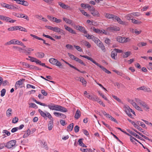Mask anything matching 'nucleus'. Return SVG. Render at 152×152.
<instances>
[{
  "mask_svg": "<svg viewBox=\"0 0 152 152\" xmlns=\"http://www.w3.org/2000/svg\"><path fill=\"white\" fill-rule=\"evenodd\" d=\"M80 56H81L83 57L84 58L87 59L91 61H92L93 63L94 64L96 65L97 66L100 68L104 71L107 74H109L111 73V72L107 70L106 68H105L104 67H103L102 66L100 65L99 63H97L95 61L93 60V59L89 56H87L85 55H80Z\"/></svg>",
  "mask_w": 152,
  "mask_h": 152,
  "instance_id": "f257e3e1",
  "label": "nucleus"
},
{
  "mask_svg": "<svg viewBox=\"0 0 152 152\" xmlns=\"http://www.w3.org/2000/svg\"><path fill=\"white\" fill-rule=\"evenodd\" d=\"M16 142L15 140H10L7 143L6 147L8 148H11L15 145Z\"/></svg>",
  "mask_w": 152,
  "mask_h": 152,
  "instance_id": "f03ea898",
  "label": "nucleus"
},
{
  "mask_svg": "<svg viewBox=\"0 0 152 152\" xmlns=\"http://www.w3.org/2000/svg\"><path fill=\"white\" fill-rule=\"evenodd\" d=\"M25 80V79H24L22 78L17 81L15 85V89H17L19 87L22 88V86L23 84V82H22Z\"/></svg>",
  "mask_w": 152,
  "mask_h": 152,
  "instance_id": "7ed1b4c3",
  "label": "nucleus"
},
{
  "mask_svg": "<svg viewBox=\"0 0 152 152\" xmlns=\"http://www.w3.org/2000/svg\"><path fill=\"white\" fill-rule=\"evenodd\" d=\"M53 31L56 32L58 33L59 34L61 35H65L64 31L62 29L57 27H54Z\"/></svg>",
  "mask_w": 152,
  "mask_h": 152,
  "instance_id": "20e7f679",
  "label": "nucleus"
},
{
  "mask_svg": "<svg viewBox=\"0 0 152 152\" xmlns=\"http://www.w3.org/2000/svg\"><path fill=\"white\" fill-rule=\"evenodd\" d=\"M124 111L130 117L132 118V115L130 112L132 110V109L127 105L124 106Z\"/></svg>",
  "mask_w": 152,
  "mask_h": 152,
  "instance_id": "39448f33",
  "label": "nucleus"
},
{
  "mask_svg": "<svg viewBox=\"0 0 152 152\" xmlns=\"http://www.w3.org/2000/svg\"><path fill=\"white\" fill-rule=\"evenodd\" d=\"M106 30L109 32H113V31H119L120 30V28L118 27L113 26L107 28Z\"/></svg>",
  "mask_w": 152,
  "mask_h": 152,
  "instance_id": "423d86ee",
  "label": "nucleus"
},
{
  "mask_svg": "<svg viewBox=\"0 0 152 152\" xmlns=\"http://www.w3.org/2000/svg\"><path fill=\"white\" fill-rule=\"evenodd\" d=\"M6 8L10 10H15V9H18L19 7L18 6L16 5H13L12 4H7Z\"/></svg>",
  "mask_w": 152,
  "mask_h": 152,
  "instance_id": "0eeeda50",
  "label": "nucleus"
},
{
  "mask_svg": "<svg viewBox=\"0 0 152 152\" xmlns=\"http://www.w3.org/2000/svg\"><path fill=\"white\" fill-rule=\"evenodd\" d=\"M126 130L128 132H129L131 135H133L135 137H136L143 141H145V140L143 139L142 137H140L139 135L137 134H136L134 132H133L130 130L129 129H127Z\"/></svg>",
  "mask_w": 152,
  "mask_h": 152,
  "instance_id": "6e6552de",
  "label": "nucleus"
},
{
  "mask_svg": "<svg viewBox=\"0 0 152 152\" xmlns=\"http://www.w3.org/2000/svg\"><path fill=\"white\" fill-rule=\"evenodd\" d=\"M75 28L84 34H87V31L83 27L80 26H76Z\"/></svg>",
  "mask_w": 152,
  "mask_h": 152,
  "instance_id": "1a4fd4ad",
  "label": "nucleus"
},
{
  "mask_svg": "<svg viewBox=\"0 0 152 152\" xmlns=\"http://www.w3.org/2000/svg\"><path fill=\"white\" fill-rule=\"evenodd\" d=\"M64 26L65 28V29H66V30L68 31L70 33L73 34H76V33L75 32V31L74 30H73L70 27L66 25H65Z\"/></svg>",
  "mask_w": 152,
  "mask_h": 152,
  "instance_id": "9d476101",
  "label": "nucleus"
},
{
  "mask_svg": "<svg viewBox=\"0 0 152 152\" xmlns=\"http://www.w3.org/2000/svg\"><path fill=\"white\" fill-rule=\"evenodd\" d=\"M97 45L99 48L101 49L104 52H106V49L105 46L103 44V43L101 42V41L100 42H99L98 44H97Z\"/></svg>",
  "mask_w": 152,
  "mask_h": 152,
  "instance_id": "9b49d317",
  "label": "nucleus"
},
{
  "mask_svg": "<svg viewBox=\"0 0 152 152\" xmlns=\"http://www.w3.org/2000/svg\"><path fill=\"white\" fill-rule=\"evenodd\" d=\"M81 43L82 45H85V46L87 47L88 48H90L91 46V45L89 42L85 40H83L81 41Z\"/></svg>",
  "mask_w": 152,
  "mask_h": 152,
  "instance_id": "f8f14e48",
  "label": "nucleus"
},
{
  "mask_svg": "<svg viewBox=\"0 0 152 152\" xmlns=\"http://www.w3.org/2000/svg\"><path fill=\"white\" fill-rule=\"evenodd\" d=\"M35 55L37 57L40 58H43L45 56L44 53L42 52H37Z\"/></svg>",
  "mask_w": 152,
  "mask_h": 152,
  "instance_id": "ddd939ff",
  "label": "nucleus"
},
{
  "mask_svg": "<svg viewBox=\"0 0 152 152\" xmlns=\"http://www.w3.org/2000/svg\"><path fill=\"white\" fill-rule=\"evenodd\" d=\"M19 2H17V3L20 4L25 6H28L29 4L27 1L24 0H18Z\"/></svg>",
  "mask_w": 152,
  "mask_h": 152,
  "instance_id": "4468645a",
  "label": "nucleus"
},
{
  "mask_svg": "<svg viewBox=\"0 0 152 152\" xmlns=\"http://www.w3.org/2000/svg\"><path fill=\"white\" fill-rule=\"evenodd\" d=\"M117 53L114 49L111 52V55L112 58L114 60H116L117 58Z\"/></svg>",
  "mask_w": 152,
  "mask_h": 152,
  "instance_id": "2eb2a0df",
  "label": "nucleus"
},
{
  "mask_svg": "<svg viewBox=\"0 0 152 152\" xmlns=\"http://www.w3.org/2000/svg\"><path fill=\"white\" fill-rule=\"evenodd\" d=\"M116 40L119 42L121 43H125V37H118L116 38Z\"/></svg>",
  "mask_w": 152,
  "mask_h": 152,
  "instance_id": "dca6fc26",
  "label": "nucleus"
},
{
  "mask_svg": "<svg viewBox=\"0 0 152 152\" xmlns=\"http://www.w3.org/2000/svg\"><path fill=\"white\" fill-rule=\"evenodd\" d=\"M80 112L79 110L77 109L75 113V118L76 119H77L80 117Z\"/></svg>",
  "mask_w": 152,
  "mask_h": 152,
  "instance_id": "f3484780",
  "label": "nucleus"
},
{
  "mask_svg": "<svg viewBox=\"0 0 152 152\" xmlns=\"http://www.w3.org/2000/svg\"><path fill=\"white\" fill-rule=\"evenodd\" d=\"M38 111L41 115L45 118L47 117V113H45L40 109L38 110Z\"/></svg>",
  "mask_w": 152,
  "mask_h": 152,
  "instance_id": "a211bd4d",
  "label": "nucleus"
},
{
  "mask_svg": "<svg viewBox=\"0 0 152 152\" xmlns=\"http://www.w3.org/2000/svg\"><path fill=\"white\" fill-rule=\"evenodd\" d=\"M58 5L60 6L62 8L64 9H67L68 8V6L66 5H65L64 3L61 2H58Z\"/></svg>",
  "mask_w": 152,
  "mask_h": 152,
  "instance_id": "6ab92c4d",
  "label": "nucleus"
},
{
  "mask_svg": "<svg viewBox=\"0 0 152 152\" xmlns=\"http://www.w3.org/2000/svg\"><path fill=\"white\" fill-rule=\"evenodd\" d=\"M83 140V138L79 139L78 140V142L80 145L83 147H86L87 146L84 143H83L82 140Z\"/></svg>",
  "mask_w": 152,
  "mask_h": 152,
  "instance_id": "aec40b11",
  "label": "nucleus"
},
{
  "mask_svg": "<svg viewBox=\"0 0 152 152\" xmlns=\"http://www.w3.org/2000/svg\"><path fill=\"white\" fill-rule=\"evenodd\" d=\"M45 104L46 105V106H44L48 107L50 110H54V106L55 104H54L50 103L48 105Z\"/></svg>",
  "mask_w": 152,
  "mask_h": 152,
  "instance_id": "412c9836",
  "label": "nucleus"
},
{
  "mask_svg": "<svg viewBox=\"0 0 152 152\" xmlns=\"http://www.w3.org/2000/svg\"><path fill=\"white\" fill-rule=\"evenodd\" d=\"M56 63L55 65H56L60 68H63V66L62 65V64L59 61L56 59Z\"/></svg>",
  "mask_w": 152,
  "mask_h": 152,
  "instance_id": "4be33fe9",
  "label": "nucleus"
},
{
  "mask_svg": "<svg viewBox=\"0 0 152 152\" xmlns=\"http://www.w3.org/2000/svg\"><path fill=\"white\" fill-rule=\"evenodd\" d=\"M59 111L62 112H67V110L65 107L60 105Z\"/></svg>",
  "mask_w": 152,
  "mask_h": 152,
  "instance_id": "5701e85b",
  "label": "nucleus"
},
{
  "mask_svg": "<svg viewBox=\"0 0 152 152\" xmlns=\"http://www.w3.org/2000/svg\"><path fill=\"white\" fill-rule=\"evenodd\" d=\"M131 55V52L130 51H127L123 53L122 56L123 58H127Z\"/></svg>",
  "mask_w": 152,
  "mask_h": 152,
  "instance_id": "b1692460",
  "label": "nucleus"
},
{
  "mask_svg": "<svg viewBox=\"0 0 152 152\" xmlns=\"http://www.w3.org/2000/svg\"><path fill=\"white\" fill-rule=\"evenodd\" d=\"M91 13L94 16H96L98 17L99 15L98 12L96 10H95V9L92 12H91Z\"/></svg>",
  "mask_w": 152,
  "mask_h": 152,
  "instance_id": "393cba45",
  "label": "nucleus"
},
{
  "mask_svg": "<svg viewBox=\"0 0 152 152\" xmlns=\"http://www.w3.org/2000/svg\"><path fill=\"white\" fill-rule=\"evenodd\" d=\"M53 126V121H50L48 125V129L49 130H52Z\"/></svg>",
  "mask_w": 152,
  "mask_h": 152,
  "instance_id": "a878e982",
  "label": "nucleus"
},
{
  "mask_svg": "<svg viewBox=\"0 0 152 152\" xmlns=\"http://www.w3.org/2000/svg\"><path fill=\"white\" fill-rule=\"evenodd\" d=\"M63 20L66 23L71 24L72 22V21L71 20L67 19L66 18L64 17L63 18Z\"/></svg>",
  "mask_w": 152,
  "mask_h": 152,
  "instance_id": "bb28decb",
  "label": "nucleus"
},
{
  "mask_svg": "<svg viewBox=\"0 0 152 152\" xmlns=\"http://www.w3.org/2000/svg\"><path fill=\"white\" fill-rule=\"evenodd\" d=\"M52 21L55 22L56 23H59L61 22V20L60 19H58L54 17L52 18Z\"/></svg>",
  "mask_w": 152,
  "mask_h": 152,
  "instance_id": "cd10ccee",
  "label": "nucleus"
},
{
  "mask_svg": "<svg viewBox=\"0 0 152 152\" xmlns=\"http://www.w3.org/2000/svg\"><path fill=\"white\" fill-rule=\"evenodd\" d=\"M19 18H24L27 20H29V18L27 15L22 14H19Z\"/></svg>",
  "mask_w": 152,
  "mask_h": 152,
  "instance_id": "c85d7f7f",
  "label": "nucleus"
},
{
  "mask_svg": "<svg viewBox=\"0 0 152 152\" xmlns=\"http://www.w3.org/2000/svg\"><path fill=\"white\" fill-rule=\"evenodd\" d=\"M56 59L54 58H51L49 59V61L52 64L55 65V63H56Z\"/></svg>",
  "mask_w": 152,
  "mask_h": 152,
  "instance_id": "c756f323",
  "label": "nucleus"
},
{
  "mask_svg": "<svg viewBox=\"0 0 152 152\" xmlns=\"http://www.w3.org/2000/svg\"><path fill=\"white\" fill-rule=\"evenodd\" d=\"M131 20L132 22L135 24H139L142 23L141 21L135 20V19H132Z\"/></svg>",
  "mask_w": 152,
  "mask_h": 152,
  "instance_id": "7c9ffc66",
  "label": "nucleus"
},
{
  "mask_svg": "<svg viewBox=\"0 0 152 152\" xmlns=\"http://www.w3.org/2000/svg\"><path fill=\"white\" fill-rule=\"evenodd\" d=\"M74 126V124L73 123L70 124L67 127L68 130L69 131H71L72 130Z\"/></svg>",
  "mask_w": 152,
  "mask_h": 152,
  "instance_id": "2f4dec72",
  "label": "nucleus"
},
{
  "mask_svg": "<svg viewBox=\"0 0 152 152\" xmlns=\"http://www.w3.org/2000/svg\"><path fill=\"white\" fill-rule=\"evenodd\" d=\"M75 61H76L77 62L79 63H80V64H82L83 65H84V66H85L86 65V64L84 63V62H83L82 60L81 59H79L77 57L76 59H75Z\"/></svg>",
  "mask_w": 152,
  "mask_h": 152,
  "instance_id": "473e14b6",
  "label": "nucleus"
},
{
  "mask_svg": "<svg viewBox=\"0 0 152 152\" xmlns=\"http://www.w3.org/2000/svg\"><path fill=\"white\" fill-rule=\"evenodd\" d=\"M61 60L62 61H63L65 63H66V64H67L68 65H69L70 67H71V68H72L75 69V70H77V68H76V67L74 66H73L72 65H71V64H70L69 63H68L67 61H65L64 59H61Z\"/></svg>",
  "mask_w": 152,
  "mask_h": 152,
  "instance_id": "72a5a7b5",
  "label": "nucleus"
},
{
  "mask_svg": "<svg viewBox=\"0 0 152 152\" xmlns=\"http://www.w3.org/2000/svg\"><path fill=\"white\" fill-rule=\"evenodd\" d=\"M31 131L29 130V129H28L26 133H25L23 135V138H26L29 135H30L31 134Z\"/></svg>",
  "mask_w": 152,
  "mask_h": 152,
  "instance_id": "f704fd0d",
  "label": "nucleus"
},
{
  "mask_svg": "<svg viewBox=\"0 0 152 152\" xmlns=\"http://www.w3.org/2000/svg\"><path fill=\"white\" fill-rule=\"evenodd\" d=\"M92 40L97 44V45L99 43V42H100L101 41L98 38L95 37L94 36L93 37V38H92Z\"/></svg>",
  "mask_w": 152,
  "mask_h": 152,
  "instance_id": "c9c22d12",
  "label": "nucleus"
},
{
  "mask_svg": "<svg viewBox=\"0 0 152 152\" xmlns=\"http://www.w3.org/2000/svg\"><path fill=\"white\" fill-rule=\"evenodd\" d=\"M17 30H19L24 31L26 32H27V30L24 28H23L20 26H17Z\"/></svg>",
  "mask_w": 152,
  "mask_h": 152,
  "instance_id": "e433bc0d",
  "label": "nucleus"
},
{
  "mask_svg": "<svg viewBox=\"0 0 152 152\" xmlns=\"http://www.w3.org/2000/svg\"><path fill=\"white\" fill-rule=\"evenodd\" d=\"M17 26H15L14 27H11L8 28V30L9 31H12L16 30H17Z\"/></svg>",
  "mask_w": 152,
  "mask_h": 152,
  "instance_id": "4c0bfd02",
  "label": "nucleus"
},
{
  "mask_svg": "<svg viewBox=\"0 0 152 152\" xmlns=\"http://www.w3.org/2000/svg\"><path fill=\"white\" fill-rule=\"evenodd\" d=\"M46 113H47V117H48L50 119V121H53V119L50 114L48 112H46Z\"/></svg>",
  "mask_w": 152,
  "mask_h": 152,
  "instance_id": "58836bf2",
  "label": "nucleus"
},
{
  "mask_svg": "<svg viewBox=\"0 0 152 152\" xmlns=\"http://www.w3.org/2000/svg\"><path fill=\"white\" fill-rule=\"evenodd\" d=\"M79 10L80 11L81 13L83 14V15L86 16H89V15L87 14L84 10H81L80 8H79Z\"/></svg>",
  "mask_w": 152,
  "mask_h": 152,
  "instance_id": "ea45409f",
  "label": "nucleus"
},
{
  "mask_svg": "<svg viewBox=\"0 0 152 152\" xmlns=\"http://www.w3.org/2000/svg\"><path fill=\"white\" fill-rule=\"evenodd\" d=\"M33 100L36 103L42 106H46L45 103H42L40 102L37 101L35 99L33 98Z\"/></svg>",
  "mask_w": 152,
  "mask_h": 152,
  "instance_id": "a19ab883",
  "label": "nucleus"
},
{
  "mask_svg": "<svg viewBox=\"0 0 152 152\" xmlns=\"http://www.w3.org/2000/svg\"><path fill=\"white\" fill-rule=\"evenodd\" d=\"M142 103V104L141 105L142 106L144 107V108H146L147 109H149V106L145 102H144Z\"/></svg>",
  "mask_w": 152,
  "mask_h": 152,
  "instance_id": "79ce46f5",
  "label": "nucleus"
},
{
  "mask_svg": "<svg viewBox=\"0 0 152 152\" xmlns=\"http://www.w3.org/2000/svg\"><path fill=\"white\" fill-rule=\"evenodd\" d=\"M113 15L110 14H108V13H106V15H105V16L106 17L110 19V18H113Z\"/></svg>",
  "mask_w": 152,
  "mask_h": 152,
  "instance_id": "37998d69",
  "label": "nucleus"
},
{
  "mask_svg": "<svg viewBox=\"0 0 152 152\" xmlns=\"http://www.w3.org/2000/svg\"><path fill=\"white\" fill-rule=\"evenodd\" d=\"M80 81L82 83L83 85L86 84L87 82L84 79L83 77H80Z\"/></svg>",
  "mask_w": 152,
  "mask_h": 152,
  "instance_id": "c03bdc74",
  "label": "nucleus"
},
{
  "mask_svg": "<svg viewBox=\"0 0 152 152\" xmlns=\"http://www.w3.org/2000/svg\"><path fill=\"white\" fill-rule=\"evenodd\" d=\"M135 101H136L137 102L138 104H139L140 105H141L142 104V103L143 102H144L143 101H142L140 100L138 98H135Z\"/></svg>",
  "mask_w": 152,
  "mask_h": 152,
  "instance_id": "a18cd8bd",
  "label": "nucleus"
},
{
  "mask_svg": "<svg viewBox=\"0 0 152 152\" xmlns=\"http://www.w3.org/2000/svg\"><path fill=\"white\" fill-rule=\"evenodd\" d=\"M111 42L109 38H107L105 39L104 42L107 45H109L110 44Z\"/></svg>",
  "mask_w": 152,
  "mask_h": 152,
  "instance_id": "49530a36",
  "label": "nucleus"
},
{
  "mask_svg": "<svg viewBox=\"0 0 152 152\" xmlns=\"http://www.w3.org/2000/svg\"><path fill=\"white\" fill-rule=\"evenodd\" d=\"M66 47L68 49L72 50H73L74 49L73 46L69 44L66 45Z\"/></svg>",
  "mask_w": 152,
  "mask_h": 152,
  "instance_id": "de8ad7c7",
  "label": "nucleus"
},
{
  "mask_svg": "<svg viewBox=\"0 0 152 152\" xmlns=\"http://www.w3.org/2000/svg\"><path fill=\"white\" fill-rule=\"evenodd\" d=\"M30 107H33L36 109L38 108L37 106L34 103H31L29 104Z\"/></svg>",
  "mask_w": 152,
  "mask_h": 152,
  "instance_id": "09e8293b",
  "label": "nucleus"
},
{
  "mask_svg": "<svg viewBox=\"0 0 152 152\" xmlns=\"http://www.w3.org/2000/svg\"><path fill=\"white\" fill-rule=\"evenodd\" d=\"M12 111V110L10 109L9 108L8 109L6 112V114L7 116H10V115L11 114V112Z\"/></svg>",
  "mask_w": 152,
  "mask_h": 152,
  "instance_id": "8fccbe9b",
  "label": "nucleus"
},
{
  "mask_svg": "<svg viewBox=\"0 0 152 152\" xmlns=\"http://www.w3.org/2000/svg\"><path fill=\"white\" fill-rule=\"evenodd\" d=\"M6 90L5 89H3L1 91V96L2 97L4 96L5 94Z\"/></svg>",
  "mask_w": 152,
  "mask_h": 152,
  "instance_id": "3c124183",
  "label": "nucleus"
},
{
  "mask_svg": "<svg viewBox=\"0 0 152 152\" xmlns=\"http://www.w3.org/2000/svg\"><path fill=\"white\" fill-rule=\"evenodd\" d=\"M68 54L69 56V57L70 58H71V59H72L73 60H75V59H76V58H77L75 56L73 55H72L69 53H68Z\"/></svg>",
  "mask_w": 152,
  "mask_h": 152,
  "instance_id": "603ef678",
  "label": "nucleus"
},
{
  "mask_svg": "<svg viewBox=\"0 0 152 152\" xmlns=\"http://www.w3.org/2000/svg\"><path fill=\"white\" fill-rule=\"evenodd\" d=\"M111 134H112L113 136L120 143H121L122 144H123V143L113 133H112V132H111Z\"/></svg>",
  "mask_w": 152,
  "mask_h": 152,
  "instance_id": "864d4df0",
  "label": "nucleus"
},
{
  "mask_svg": "<svg viewBox=\"0 0 152 152\" xmlns=\"http://www.w3.org/2000/svg\"><path fill=\"white\" fill-rule=\"evenodd\" d=\"M3 134L5 133L8 136H9L10 135V132L6 130H4L2 131Z\"/></svg>",
  "mask_w": 152,
  "mask_h": 152,
  "instance_id": "5fc2aeb1",
  "label": "nucleus"
},
{
  "mask_svg": "<svg viewBox=\"0 0 152 152\" xmlns=\"http://www.w3.org/2000/svg\"><path fill=\"white\" fill-rule=\"evenodd\" d=\"M79 129L80 128L78 126L76 125L74 127L75 132V133H77L79 132Z\"/></svg>",
  "mask_w": 152,
  "mask_h": 152,
  "instance_id": "6e6d98bb",
  "label": "nucleus"
},
{
  "mask_svg": "<svg viewBox=\"0 0 152 152\" xmlns=\"http://www.w3.org/2000/svg\"><path fill=\"white\" fill-rule=\"evenodd\" d=\"M18 121V118L17 117H15L12 120V122L13 123L15 124L17 123Z\"/></svg>",
  "mask_w": 152,
  "mask_h": 152,
  "instance_id": "4d7b16f0",
  "label": "nucleus"
},
{
  "mask_svg": "<svg viewBox=\"0 0 152 152\" xmlns=\"http://www.w3.org/2000/svg\"><path fill=\"white\" fill-rule=\"evenodd\" d=\"M74 46L77 50L80 51H82V49L80 46L75 45H74Z\"/></svg>",
  "mask_w": 152,
  "mask_h": 152,
  "instance_id": "13d9d810",
  "label": "nucleus"
},
{
  "mask_svg": "<svg viewBox=\"0 0 152 152\" xmlns=\"http://www.w3.org/2000/svg\"><path fill=\"white\" fill-rule=\"evenodd\" d=\"M60 105L57 104H54V110L59 111Z\"/></svg>",
  "mask_w": 152,
  "mask_h": 152,
  "instance_id": "bf43d9fd",
  "label": "nucleus"
},
{
  "mask_svg": "<svg viewBox=\"0 0 152 152\" xmlns=\"http://www.w3.org/2000/svg\"><path fill=\"white\" fill-rule=\"evenodd\" d=\"M15 39L12 40L8 42H6L5 44V45H10L11 44H14V41H15Z\"/></svg>",
  "mask_w": 152,
  "mask_h": 152,
  "instance_id": "052dcab7",
  "label": "nucleus"
},
{
  "mask_svg": "<svg viewBox=\"0 0 152 152\" xmlns=\"http://www.w3.org/2000/svg\"><path fill=\"white\" fill-rule=\"evenodd\" d=\"M134 126L139 131H141V130H142V128L140 126H138L137 124L135 123V124H134Z\"/></svg>",
  "mask_w": 152,
  "mask_h": 152,
  "instance_id": "680f3d73",
  "label": "nucleus"
},
{
  "mask_svg": "<svg viewBox=\"0 0 152 152\" xmlns=\"http://www.w3.org/2000/svg\"><path fill=\"white\" fill-rule=\"evenodd\" d=\"M146 44L147 43L146 42H141L140 43H138L137 45L139 47L140 46H145Z\"/></svg>",
  "mask_w": 152,
  "mask_h": 152,
  "instance_id": "e2e57ef3",
  "label": "nucleus"
},
{
  "mask_svg": "<svg viewBox=\"0 0 152 152\" xmlns=\"http://www.w3.org/2000/svg\"><path fill=\"white\" fill-rule=\"evenodd\" d=\"M99 94L105 100L107 101L108 100L107 98L102 93H101L100 91H98Z\"/></svg>",
  "mask_w": 152,
  "mask_h": 152,
  "instance_id": "0e129e2a",
  "label": "nucleus"
},
{
  "mask_svg": "<svg viewBox=\"0 0 152 152\" xmlns=\"http://www.w3.org/2000/svg\"><path fill=\"white\" fill-rule=\"evenodd\" d=\"M119 23L123 25L125 24V22L122 21L121 19L119 18L117 21Z\"/></svg>",
  "mask_w": 152,
  "mask_h": 152,
  "instance_id": "69168bd1",
  "label": "nucleus"
},
{
  "mask_svg": "<svg viewBox=\"0 0 152 152\" xmlns=\"http://www.w3.org/2000/svg\"><path fill=\"white\" fill-rule=\"evenodd\" d=\"M131 14L133 15L136 16H138L140 15V13L137 12H133L131 13Z\"/></svg>",
  "mask_w": 152,
  "mask_h": 152,
  "instance_id": "338daca9",
  "label": "nucleus"
},
{
  "mask_svg": "<svg viewBox=\"0 0 152 152\" xmlns=\"http://www.w3.org/2000/svg\"><path fill=\"white\" fill-rule=\"evenodd\" d=\"M112 97L113 98L116 100L117 101H118L119 102H121V100L119 99L118 98L117 96H114V95H112Z\"/></svg>",
  "mask_w": 152,
  "mask_h": 152,
  "instance_id": "774afa93",
  "label": "nucleus"
}]
</instances>
